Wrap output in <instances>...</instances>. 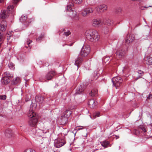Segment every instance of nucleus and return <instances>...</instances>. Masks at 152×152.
<instances>
[{"instance_id": "f257e3e1", "label": "nucleus", "mask_w": 152, "mask_h": 152, "mask_svg": "<svg viewBox=\"0 0 152 152\" xmlns=\"http://www.w3.org/2000/svg\"><path fill=\"white\" fill-rule=\"evenodd\" d=\"M85 35L88 40L92 42H96L99 39V36L97 32L94 30L86 31Z\"/></svg>"}, {"instance_id": "f03ea898", "label": "nucleus", "mask_w": 152, "mask_h": 152, "mask_svg": "<svg viewBox=\"0 0 152 152\" xmlns=\"http://www.w3.org/2000/svg\"><path fill=\"white\" fill-rule=\"evenodd\" d=\"M28 116L29 118L28 121L29 125L32 127L35 126L37 124L38 118L35 113L33 111L31 108H30Z\"/></svg>"}, {"instance_id": "7ed1b4c3", "label": "nucleus", "mask_w": 152, "mask_h": 152, "mask_svg": "<svg viewBox=\"0 0 152 152\" xmlns=\"http://www.w3.org/2000/svg\"><path fill=\"white\" fill-rule=\"evenodd\" d=\"M74 4L73 3H72L70 4L67 5L66 10L69 12V15L72 17L75 18V19L76 20H79L80 18L78 15L77 14V12L75 11H74L72 10V7H73Z\"/></svg>"}, {"instance_id": "20e7f679", "label": "nucleus", "mask_w": 152, "mask_h": 152, "mask_svg": "<svg viewBox=\"0 0 152 152\" xmlns=\"http://www.w3.org/2000/svg\"><path fill=\"white\" fill-rule=\"evenodd\" d=\"M14 10V6L13 5H10L7 7L6 11L3 10L1 12L0 17L3 18H5L8 16V13H11Z\"/></svg>"}, {"instance_id": "39448f33", "label": "nucleus", "mask_w": 152, "mask_h": 152, "mask_svg": "<svg viewBox=\"0 0 152 152\" xmlns=\"http://www.w3.org/2000/svg\"><path fill=\"white\" fill-rule=\"evenodd\" d=\"M90 50L89 45H85L82 47L81 51L80 52L79 56L85 57L89 54Z\"/></svg>"}, {"instance_id": "423d86ee", "label": "nucleus", "mask_w": 152, "mask_h": 152, "mask_svg": "<svg viewBox=\"0 0 152 152\" xmlns=\"http://www.w3.org/2000/svg\"><path fill=\"white\" fill-rule=\"evenodd\" d=\"M113 86L115 87L116 89L121 86L122 84L123 80L120 77H113L112 79Z\"/></svg>"}, {"instance_id": "0eeeda50", "label": "nucleus", "mask_w": 152, "mask_h": 152, "mask_svg": "<svg viewBox=\"0 0 152 152\" xmlns=\"http://www.w3.org/2000/svg\"><path fill=\"white\" fill-rule=\"evenodd\" d=\"M107 8V5L105 4H101L96 7L95 10L96 12L99 13L104 12L106 10Z\"/></svg>"}, {"instance_id": "6e6552de", "label": "nucleus", "mask_w": 152, "mask_h": 152, "mask_svg": "<svg viewBox=\"0 0 152 152\" xmlns=\"http://www.w3.org/2000/svg\"><path fill=\"white\" fill-rule=\"evenodd\" d=\"M31 134L36 136H41L42 134L46 132H44L43 130H40L37 128H34L31 130Z\"/></svg>"}, {"instance_id": "1a4fd4ad", "label": "nucleus", "mask_w": 152, "mask_h": 152, "mask_svg": "<svg viewBox=\"0 0 152 152\" xmlns=\"http://www.w3.org/2000/svg\"><path fill=\"white\" fill-rule=\"evenodd\" d=\"M126 53L125 50L122 48H120L117 50L116 53L117 57L121 58L124 56Z\"/></svg>"}, {"instance_id": "9d476101", "label": "nucleus", "mask_w": 152, "mask_h": 152, "mask_svg": "<svg viewBox=\"0 0 152 152\" xmlns=\"http://www.w3.org/2000/svg\"><path fill=\"white\" fill-rule=\"evenodd\" d=\"M66 143L65 141L63 139H59L56 141L55 145L56 148H60Z\"/></svg>"}, {"instance_id": "9b49d317", "label": "nucleus", "mask_w": 152, "mask_h": 152, "mask_svg": "<svg viewBox=\"0 0 152 152\" xmlns=\"http://www.w3.org/2000/svg\"><path fill=\"white\" fill-rule=\"evenodd\" d=\"M86 87L83 84H81L78 86L76 90L75 94H80L82 92L86 89Z\"/></svg>"}, {"instance_id": "f8f14e48", "label": "nucleus", "mask_w": 152, "mask_h": 152, "mask_svg": "<svg viewBox=\"0 0 152 152\" xmlns=\"http://www.w3.org/2000/svg\"><path fill=\"white\" fill-rule=\"evenodd\" d=\"M92 23L93 26L99 27L102 24V22L99 19H94L92 20Z\"/></svg>"}, {"instance_id": "ddd939ff", "label": "nucleus", "mask_w": 152, "mask_h": 152, "mask_svg": "<svg viewBox=\"0 0 152 152\" xmlns=\"http://www.w3.org/2000/svg\"><path fill=\"white\" fill-rule=\"evenodd\" d=\"M55 75V72L53 71L48 72L45 75V78L47 80H51L52 77Z\"/></svg>"}, {"instance_id": "4468645a", "label": "nucleus", "mask_w": 152, "mask_h": 152, "mask_svg": "<svg viewBox=\"0 0 152 152\" xmlns=\"http://www.w3.org/2000/svg\"><path fill=\"white\" fill-rule=\"evenodd\" d=\"M5 136L7 138H10L14 136V133L12 130L10 129H7L4 133Z\"/></svg>"}, {"instance_id": "2eb2a0df", "label": "nucleus", "mask_w": 152, "mask_h": 152, "mask_svg": "<svg viewBox=\"0 0 152 152\" xmlns=\"http://www.w3.org/2000/svg\"><path fill=\"white\" fill-rule=\"evenodd\" d=\"M7 23L5 20H2L0 24V30L2 31H4L6 29Z\"/></svg>"}, {"instance_id": "dca6fc26", "label": "nucleus", "mask_w": 152, "mask_h": 152, "mask_svg": "<svg viewBox=\"0 0 152 152\" xmlns=\"http://www.w3.org/2000/svg\"><path fill=\"white\" fill-rule=\"evenodd\" d=\"M20 21L22 23H24V24L26 26H28L30 22L27 19V17L25 16L22 15L20 19Z\"/></svg>"}, {"instance_id": "f3484780", "label": "nucleus", "mask_w": 152, "mask_h": 152, "mask_svg": "<svg viewBox=\"0 0 152 152\" xmlns=\"http://www.w3.org/2000/svg\"><path fill=\"white\" fill-rule=\"evenodd\" d=\"M134 39V37L133 35L130 34L129 35H128L126 39V43L128 44L131 42L133 41Z\"/></svg>"}, {"instance_id": "a211bd4d", "label": "nucleus", "mask_w": 152, "mask_h": 152, "mask_svg": "<svg viewBox=\"0 0 152 152\" xmlns=\"http://www.w3.org/2000/svg\"><path fill=\"white\" fill-rule=\"evenodd\" d=\"M44 98L42 96H37L35 97V100L37 104H38L40 106V104L43 102Z\"/></svg>"}, {"instance_id": "6ab92c4d", "label": "nucleus", "mask_w": 152, "mask_h": 152, "mask_svg": "<svg viewBox=\"0 0 152 152\" xmlns=\"http://www.w3.org/2000/svg\"><path fill=\"white\" fill-rule=\"evenodd\" d=\"M10 79L8 77L4 76L1 79V81L2 83L4 84H8L10 81Z\"/></svg>"}, {"instance_id": "aec40b11", "label": "nucleus", "mask_w": 152, "mask_h": 152, "mask_svg": "<svg viewBox=\"0 0 152 152\" xmlns=\"http://www.w3.org/2000/svg\"><path fill=\"white\" fill-rule=\"evenodd\" d=\"M83 60V58L80 57H78L77 59L75 60V64L77 66L78 68L80 67L79 66L82 63Z\"/></svg>"}, {"instance_id": "412c9836", "label": "nucleus", "mask_w": 152, "mask_h": 152, "mask_svg": "<svg viewBox=\"0 0 152 152\" xmlns=\"http://www.w3.org/2000/svg\"><path fill=\"white\" fill-rule=\"evenodd\" d=\"M147 60L146 61V63L148 65H151L152 64V57L150 56H148L147 57Z\"/></svg>"}, {"instance_id": "4be33fe9", "label": "nucleus", "mask_w": 152, "mask_h": 152, "mask_svg": "<svg viewBox=\"0 0 152 152\" xmlns=\"http://www.w3.org/2000/svg\"><path fill=\"white\" fill-rule=\"evenodd\" d=\"M68 117H66L64 116V115L62 116L61 118V123L63 124H65L68 121Z\"/></svg>"}, {"instance_id": "5701e85b", "label": "nucleus", "mask_w": 152, "mask_h": 152, "mask_svg": "<svg viewBox=\"0 0 152 152\" xmlns=\"http://www.w3.org/2000/svg\"><path fill=\"white\" fill-rule=\"evenodd\" d=\"M88 104L90 107H94L96 105L95 101L93 99H91L89 101Z\"/></svg>"}, {"instance_id": "b1692460", "label": "nucleus", "mask_w": 152, "mask_h": 152, "mask_svg": "<svg viewBox=\"0 0 152 152\" xmlns=\"http://www.w3.org/2000/svg\"><path fill=\"white\" fill-rule=\"evenodd\" d=\"M20 78L19 77H17L16 78L13 80L12 82V85H15L20 83Z\"/></svg>"}, {"instance_id": "393cba45", "label": "nucleus", "mask_w": 152, "mask_h": 152, "mask_svg": "<svg viewBox=\"0 0 152 152\" xmlns=\"http://www.w3.org/2000/svg\"><path fill=\"white\" fill-rule=\"evenodd\" d=\"M71 114V112L69 110H66L64 113V115L69 117Z\"/></svg>"}, {"instance_id": "a878e982", "label": "nucleus", "mask_w": 152, "mask_h": 152, "mask_svg": "<svg viewBox=\"0 0 152 152\" xmlns=\"http://www.w3.org/2000/svg\"><path fill=\"white\" fill-rule=\"evenodd\" d=\"M100 113L99 112H97L93 114V116H90L91 118L92 119H95L96 117H98L100 116Z\"/></svg>"}, {"instance_id": "bb28decb", "label": "nucleus", "mask_w": 152, "mask_h": 152, "mask_svg": "<svg viewBox=\"0 0 152 152\" xmlns=\"http://www.w3.org/2000/svg\"><path fill=\"white\" fill-rule=\"evenodd\" d=\"M85 10L88 15L90 13H92L93 12V10L92 8L89 7L85 9Z\"/></svg>"}, {"instance_id": "cd10ccee", "label": "nucleus", "mask_w": 152, "mask_h": 152, "mask_svg": "<svg viewBox=\"0 0 152 152\" xmlns=\"http://www.w3.org/2000/svg\"><path fill=\"white\" fill-rule=\"evenodd\" d=\"M91 93H90V94L92 96H96L97 94V92L96 90H93L91 91Z\"/></svg>"}, {"instance_id": "c85d7f7f", "label": "nucleus", "mask_w": 152, "mask_h": 152, "mask_svg": "<svg viewBox=\"0 0 152 152\" xmlns=\"http://www.w3.org/2000/svg\"><path fill=\"white\" fill-rule=\"evenodd\" d=\"M4 39L3 34L0 32V48L3 42Z\"/></svg>"}, {"instance_id": "c756f323", "label": "nucleus", "mask_w": 152, "mask_h": 152, "mask_svg": "<svg viewBox=\"0 0 152 152\" xmlns=\"http://www.w3.org/2000/svg\"><path fill=\"white\" fill-rule=\"evenodd\" d=\"M139 130L141 132H146L145 127L143 125H141L138 128Z\"/></svg>"}, {"instance_id": "7c9ffc66", "label": "nucleus", "mask_w": 152, "mask_h": 152, "mask_svg": "<svg viewBox=\"0 0 152 152\" xmlns=\"http://www.w3.org/2000/svg\"><path fill=\"white\" fill-rule=\"evenodd\" d=\"M101 143L102 145L105 148L106 147L107 145L109 144V142L107 141H104Z\"/></svg>"}, {"instance_id": "2f4dec72", "label": "nucleus", "mask_w": 152, "mask_h": 152, "mask_svg": "<svg viewBox=\"0 0 152 152\" xmlns=\"http://www.w3.org/2000/svg\"><path fill=\"white\" fill-rule=\"evenodd\" d=\"M44 36V34H41L38 38L36 39V40L37 42H40V41L42 39Z\"/></svg>"}, {"instance_id": "473e14b6", "label": "nucleus", "mask_w": 152, "mask_h": 152, "mask_svg": "<svg viewBox=\"0 0 152 152\" xmlns=\"http://www.w3.org/2000/svg\"><path fill=\"white\" fill-rule=\"evenodd\" d=\"M75 4H80L82 2V0H71Z\"/></svg>"}, {"instance_id": "72a5a7b5", "label": "nucleus", "mask_w": 152, "mask_h": 152, "mask_svg": "<svg viewBox=\"0 0 152 152\" xmlns=\"http://www.w3.org/2000/svg\"><path fill=\"white\" fill-rule=\"evenodd\" d=\"M4 74L5 75L4 76H6V77H8L10 79L12 78V75L8 72H5L4 73Z\"/></svg>"}, {"instance_id": "f704fd0d", "label": "nucleus", "mask_w": 152, "mask_h": 152, "mask_svg": "<svg viewBox=\"0 0 152 152\" xmlns=\"http://www.w3.org/2000/svg\"><path fill=\"white\" fill-rule=\"evenodd\" d=\"M140 131L139 130V129H134L133 131V133L134 134L138 135L140 134Z\"/></svg>"}, {"instance_id": "c9c22d12", "label": "nucleus", "mask_w": 152, "mask_h": 152, "mask_svg": "<svg viewBox=\"0 0 152 152\" xmlns=\"http://www.w3.org/2000/svg\"><path fill=\"white\" fill-rule=\"evenodd\" d=\"M81 14L82 16L83 17H86L88 15L85 9L82 11Z\"/></svg>"}, {"instance_id": "e433bc0d", "label": "nucleus", "mask_w": 152, "mask_h": 152, "mask_svg": "<svg viewBox=\"0 0 152 152\" xmlns=\"http://www.w3.org/2000/svg\"><path fill=\"white\" fill-rule=\"evenodd\" d=\"M106 23L108 26L111 25L113 24V22L110 19H108L107 20Z\"/></svg>"}, {"instance_id": "4c0bfd02", "label": "nucleus", "mask_w": 152, "mask_h": 152, "mask_svg": "<svg viewBox=\"0 0 152 152\" xmlns=\"http://www.w3.org/2000/svg\"><path fill=\"white\" fill-rule=\"evenodd\" d=\"M8 66L9 68H10L11 69H14V65L13 63H9Z\"/></svg>"}, {"instance_id": "58836bf2", "label": "nucleus", "mask_w": 152, "mask_h": 152, "mask_svg": "<svg viewBox=\"0 0 152 152\" xmlns=\"http://www.w3.org/2000/svg\"><path fill=\"white\" fill-rule=\"evenodd\" d=\"M94 73L95 74L94 79H95V80H96L97 79V78L99 76V74L98 73L97 71H95L94 72Z\"/></svg>"}, {"instance_id": "ea45409f", "label": "nucleus", "mask_w": 152, "mask_h": 152, "mask_svg": "<svg viewBox=\"0 0 152 152\" xmlns=\"http://www.w3.org/2000/svg\"><path fill=\"white\" fill-rule=\"evenodd\" d=\"M122 9L120 7H118L116 9V12L117 13H119L121 12Z\"/></svg>"}, {"instance_id": "a19ab883", "label": "nucleus", "mask_w": 152, "mask_h": 152, "mask_svg": "<svg viewBox=\"0 0 152 152\" xmlns=\"http://www.w3.org/2000/svg\"><path fill=\"white\" fill-rule=\"evenodd\" d=\"M6 99V96L5 95H0V99L1 100H5Z\"/></svg>"}, {"instance_id": "79ce46f5", "label": "nucleus", "mask_w": 152, "mask_h": 152, "mask_svg": "<svg viewBox=\"0 0 152 152\" xmlns=\"http://www.w3.org/2000/svg\"><path fill=\"white\" fill-rule=\"evenodd\" d=\"M31 42H32L31 40H30L29 39H27L26 42H25V44H27L28 45V46L29 47H30V46L29 45Z\"/></svg>"}, {"instance_id": "37998d69", "label": "nucleus", "mask_w": 152, "mask_h": 152, "mask_svg": "<svg viewBox=\"0 0 152 152\" xmlns=\"http://www.w3.org/2000/svg\"><path fill=\"white\" fill-rule=\"evenodd\" d=\"M24 152H36L34 150L31 149H26Z\"/></svg>"}, {"instance_id": "c03bdc74", "label": "nucleus", "mask_w": 152, "mask_h": 152, "mask_svg": "<svg viewBox=\"0 0 152 152\" xmlns=\"http://www.w3.org/2000/svg\"><path fill=\"white\" fill-rule=\"evenodd\" d=\"M137 73L140 75V76H143L144 74V72L141 70H138L137 71Z\"/></svg>"}, {"instance_id": "a18cd8bd", "label": "nucleus", "mask_w": 152, "mask_h": 152, "mask_svg": "<svg viewBox=\"0 0 152 152\" xmlns=\"http://www.w3.org/2000/svg\"><path fill=\"white\" fill-rule=\"evenodd\" d=\"M70 34V32L69 31H68L67 32H64L63 34V35H65L66 36H68Z\"/></svg>"}, {"instance_id": "49530a36", "label": "nucleus", "mask_w": 152, "mask_h": 152, "mask_svg": "<svg viewBox=\"0 0 152 152\" xmlns=\"http://www.w3.org/2000/svg\"><path fill=\"white\" fill-rule=\"evenodd\" d=\"M147 99H150L152 98V94H149L148 96H147Z\"/></svg>"}, {"instance_id": "de8ad7c7", "label": "nucleus", "mask_w": 152, "mask_h": 152, "mask_svg": "<svg viewBox=\"0 0 152 152\" xmlns=\"http://www.w3.org/2000/svg\"><path fill=\"white\" fill-rule=\"evenodd\" d=\"M152 7V6H148L147 7H141V10H144V8H148V7Z\"/></svg>"}, {"instance_id": "09e8293b", "label": "nucleus", "mask_w": 152, "mask_h": 152, "mask_svg": "<svg viewBox=\"0 0 152 152\" xmlns=\"http://www.w3.org/2000/svg\"><path fill=\"white\" fill-rule=\"evenodd\" d=\"M80 128H78L77 129L78 130H81L82 129H84L86 128L85 127L82 126H79Z\"/></svg>"}, {"instance_id": "8fccbe9b", "label": "nucleus", "mask_w": 152, "mask_h": 152, "mask_svg": "<svg viewBox=\"0 0 152 152\" xmlns=\"http://www.w3.org/2000/svg\"><path fill=\"white\" fill-rule=\"evenodd\" d=\"M108 30L107 28H106L105 30L104 31V33L105 34H107L108 32Z\"/></svg>"}, {"instance_id": "3c124183", "label": "nucleus", "mask_w": 152, "mask_h": 152, "mask_svg": "<svg viewBox=\"0 0 152 152\" xmlns=\"http://www.w3.org/2000/svg\"><path fill=\"white\" fill-rule=\"evenodd\" d=\"M85 131L86 132V134H85L84 135H83V136H84V137H86L87 136V129H85Z\"/></svg>"}, {"instance_id": "603ef678", "label": "nucleus", "mask_w": 152, "mask_h": 152, "mask_svg": "<svg viewBox=\"0 0 152 152\" xmlns=\"http://www.w3.org/2000/svg\"><path fill=\"white\" fill-rule=\"evenodd\" d=\"M20 0H13V2L15 3H17Z\"/></svg>"}, {"instance_id": "864d4df0", "label": "nucleus", "mask_w": 152, "mask_h": 152, "mask_svg": "<svg viewBox=\"0 0 152 152\" xmlns=\"http://www.w3.org/2000/svg\"><path fill=\"white\" fill-rule=\"evenodd\" d=\"M116 137V139H117L119 138V137L118 136L115 135Z\"/></svg>"}, {"instance_id": "5fc2aeb1", "label": "nucleus", "mask_w": 152, "mask_h": 152, "mask_svg": "<svg viewBox=\"0 0 152 152\" xmlns=\"http://www.w3.org/2000/svg\"><path fill=\"white\" fill-rule=\"evenodd\" d=\"M25 100H26V102H27V101L29 100V98H28V99L27 98H26Z\"/></svg>"}, {"instance_id": "6e6d98bb", "label": "nucleus", "mask_w": 152, "mask_h": 152, "mask_svg": "<svg viewBox=\"0 0 152 152\" xmlns=\"http://www.w3.org/2000/svg\"><path fill=\"white\" fill-rule=\"evenodd\" d=\"M98 149H95V150H93L92 152H95L96 151V150H98Z\"/></svg>"}, {"instance_id": "4d7b16f0", "label": "nucleus", "mask_w": 152, "mask_h": 152, "mask_svg": "<svg viewBox=\"0 0 152 152\" xmlns=\"http://www.w3.org/2000/svg\"><path fill=\"white\" fill-rule=\"evenodd\" d=\"M4 1V0H0V3Z\"/></svg>"}, {"instance_id": "13d9d810", "label": "nucleus", "mask_w": 152, "mask_h": 152, "mask_svg": "<svg viewBox=\"0 0 152 152\" xmlns=\"http://www.w3.org/2000/svg\"><path fill=\"white\" fill-rule=\"evenodd\" d=\"M129 115H127L126 116V118H127V117H129Z\"/></svg>"}, {"instance_id": "bf43d9fd", "label": "nucleus", "mask_w": 152, "mask_h": 152, "mask_svg": "<svg viewBox=\"0 0 152 152\" xmlns=\"http://www.w3.org/2000/svg\"><path fill=\"white\" fill-rule=\"evenodd\" d=\"M1 116L2 117V115L1 114H0V117H1Z\"/></svg>"}, {"instance_id": "052dcab7", "label": "nucleus", "mask_w": 152, "mask_h": 152, "mask_svg": "<svg viewBox=\"0 0 152 152\" xmlns=\"http://www.w3.org/2000/svg\"><path fill=\"white\" fill-rule=\"evenodd\" d=\"M131 113V112H130V113H129V115H130V114Z\"/></svg>"}, {"instance_id": "680f3d73", "label": "nucleus", "mask_w": 152, "mask_h": 152, "mask_svg": "<svg viewBox=\"0 0 152 152\" xmlns=\"http://www.w3.org/2000/svg\"><path fill=\"white\" fill-rule=\"evenodd\" d=\"M26 48H27V47H28L27 46H26Z\"/></svg>"}]
</instances>
